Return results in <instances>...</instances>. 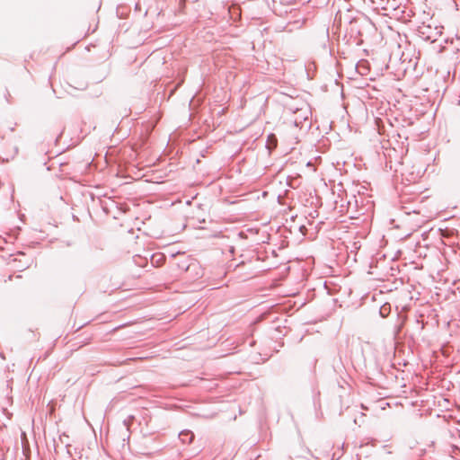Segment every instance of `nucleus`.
<instances>
[{"instance_id":"obj_1","label":"nucleus","mask_w":460,"mask_h":460,"mask_svg":"<svg viewBox=\"0 0 460 460\" xmlns=\"http://www.w3.org/2000/svg\"><path fill=\"white\" fill-rule=\"evenodd\" d=\"M268 148L269 149H272V148H275L277 146V137L274 134H270L269 137H268Z\"/></svg>"}]
</instances>
